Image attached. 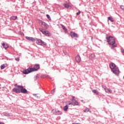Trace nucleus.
I'll use <instances>...</instances> for the list:
<instances>
[{
  "label": "nucleus",
  "instance_id": "dca6fc26",
  "mask_svg": "<svg viewBox=\"0 0 124 124\" xmlns=\"http://www.w3.org/2000/svg\"><path fill=\"white\" fill-rule=\"evenodd\" d=\"M2 46H3V48H4V49L5 50H6L7 49V48H8L9 47V46H8V45L4 44V43H2Z\"/></svg>",
  "mask_w": 124,
  "mask_h": 124
},
{
  "label": "nucleus",
  "instance_id": "9b49d317",
  "mask_svg": "<svg viewBox=\"0 0 124 124\" xmlns=\"http://www.w3.org/2000/svg\"><path fill=\"white\" fill-rule=\"evenodd\" d=\"M26 39L29 40L30 41H32V42H35V39L31 37H26Z\"/></svg>",
  "mask_w": 124,
  "mask_h": 124
},
{
  "label": "nucleus",
  "instance_id": "39448f33",
  "mask_svg": "<svg viewBox=\"0 0 124 124\" xmlns=\"http://www.w3.org/2000/svg\"><path fill=\"white\" fill-rule=\"evenodd\" d=\"M40 69V65L39 64H35L34 65V67L31 68L32 71L34 72V71H37L39 69Z\"/></svg>",
  "mask_w": 124,
  "mask_h": 124
},
{
  "label": "nucleus",
  "instance_id": "9d476101",
  "mask_svg": "<svg viewBox=\"0 0 124 124\" xmlns=\"http://www.w3.org/2000/svg\"><path fill=\"white\" fill-rule=\"evenodd\" d=\"M70 35L71 37H77V38L79 37V35H78L77 33L73 31L70 32Z\"/></svg>",
  "mask_w": 124,
  "mask_h": 124
},
{
  "label": "nucleus",
  "instance_id": "2f4dec72",
  "mask_svg": "<svg viewBox=\"0 0 124 124\" xmlns=\"http://www.w3.org/2000/svg\"><path fill=\"white\" fill-rule=\"evenodd\" d=\"M55 89H53L52 91V93H54V92H55Z\"/></svg>",
  "mask_w": 124,
  "mask_h": 124
},
{
  "label": "nucleus",
  "instance_id": "a878e982",
  "mask_svg": "<svg viewBox=\"0 0 124 124\" xmlns=\"http://www.w3.org/2000/svg\"><path fill=\"white\" fill-rule=\"evenodd\" d=\"M90 111V109H89V108H86L84 110L83 112H84V113H86V112H89Z\"/></svg>",
  "mask_w": 124,
  "mask_h": 124
},
{
  "label": "nucleus",
  "instance_id": "6ab92c4d",
  "mask_svg": "<svg viewBox=\"0 0 124 124\" xmlns=\"http://www.w3.org/2000/svg\"><path fill=\"white\" fill-rule=\"evenodd\" d=\"M63 110L65 111V112H66L68 110V106L66 105L63 107Z\"/></svg>",
  "mask_w": 124,
  "mask_h": 124
},
{
  "label": "nucleus",
  "instance_id": "ddd939ff",
  "mask_svg": "<svg viewBox=\"0 0 124 124\" xmlns=\"http://www.w3.org/2000/svg\"><path fill=\"white\" fill-rule=\"evenodd\" d=\"M72 102H73V105H79V103H78L75 99H72Z\"/></svg>",
  "mask_w": 124,
  "mask_h": 124
},
{
  "label": "nucleus",
  "instance_id": "aec40b11",
  "mask_svg": "<svg viewBox=\"0 0 124 124\" xmlns=\"http://www.w3.org/2000/svg\"><path fill=\"white\" fill-rule=\"evenodd\" d=\"M92 92L95 94H99V92H98V91H97L96 90H93Z\"/></svg>",
  "mask_w": 124,
  "mask_h": 124
},
{
  "label": "nucleus",
  "instance_id": "bb28decb",
  "mask_svg": "<svg viewBox=\"0 0 124 124\" xmlns=\"http://www.w3.org/2000/svg\"><path fill=\"white\" fill-rule=\"evenodd\" d=\"M41 44H43V45H46V44L45 42L42 41V40H41Z\"/></svg>",
  "mask_w": 124,
  "mask_h": 124
},
{
  "label": "nucleus",
  "instance_id": "a211bd4d",
  "mask_svg": "<svg viewBox=\"0 0 124 124\" xmlns=\"http://www.w3.org/2000/svg\"><path fill=\"white\" fill-rule=\"evenodd\" d=\"M7 64H3L0 66V69H4L5 67H7Z\"/></svg>",
  "mask_w": 124,
  "mask_h": 124
},
{
  "label": "nucleus",
  "instance_id": "473e14b6",
  "mask_svg": "<svg viewBox=\"0 0 124 124\" xmlns=\"http://www.w3.org/2000/svg\"><path fill=\"white\" fill-rule=\"evenodd\" d=\"M0 124H4V123L1 122H0Z\"/></svg>",
  "mask_w": 124,
  "mask_h": 124
},
{
  "label": "nucleus",
  "instance_id": "20e7f679",
  "mask_svg": "<svg viewBox=\"0 0 124 124\" xmlns=\"http://www.w3.org/2000/svg\"><path fill=\"white\" fill-rule=\"evenodd\" d=\"M40 31L43 33V34H44L46 35V36H51V33L49 32L48 31H43V30L39 29Z\"/></svg>",
  "mask_w": 124,
  "mask_h": 124
},
{
  "label": "nucleus",
  "instance_id": "c9c22d12",
  "mask_svg": "<svg viewBox=\"0 0 124 124\" xmlns=\"http://www.w3.org/2000/svg\"><path fill=\"white\" fill-rule=\"evenodd\" d=\"M91 39H92V40H93V37H91Z\"/></svg>",
  "mask_w": 124,
  "mask_h": 124
},
{
  "label": "nucleus",
  "instance_id": "4be33fe9",
  "mask_svg": "<svg viewBox=\"0 0 124 124\" xmlns=\"http://www.w3.org/2000/svg\"><path fill=\"white\" fill-rule=\"evenodd\" d=\"M62 29H63V31H67V29H66V28H65V26H64V25H61Z\"/></svg>",
  "mask_w": 124,
  "mask_h": 124
},
{
  "label": "nucleus",
  "instance_id": "2eb2a0df",
  "mask_svg": "<svg viewBox=\"0 0 124 124\" xmlns=\"http://www.w3.org/2000/svg\"><path fill=\"white\" fill-rule=\"evenodd\" d=\"M36 44H37L38 45L42 46V44H41V39H36Z\"/></svg>",
  "mask_w": 124,
  "mask_h": 124
},
{
  "label": "nucleus",
  "instance_id": "c85d7f7f",
  "mask_svg": "<svg viewBox=\"0 0 124 124\" xmlns=\"http://www.w3.org/2000/svg\"><path fill=\"white\" fill-rule=\"evenodd\" d=\"M81 13V12L80 11H78V12L77 13V15H80V14Z\"/></svg>",
  "mask_w": 124,
  "mask_h": 124
},
{
  "label": "nucleus",
  "instance_id": "cd10ccee",
  "mask_svg": "<svg viewBox=\"0 0 124 124\" xmlns=\"http://www.w3.org/2000/svg\"><path fill=\"white\" fill-rule=\"evenodd\" d=\"M46 17L48 20H51V17H50V16L49 15H46Z\"/></svg>",
  "mask_w": 124,
  "mask_h": 124
},
{
  "label": "nucleus",
  "instance_id": "7ed1b4c3",
  "mask_svg": "<svg viewBox=\"0 0 124 124\" xmlns=\"http://www.w3.org/2000/svg\"><path fill=\"white\" fill-rule=\"evenodd\" d=\"M15 87H16L17 88H18V89H20V93H28V91L27 90V89L24 88V87H23L22 86L15 84Z\"/></svg>",
  "mask_w": 124,
  "mask_h": 124
},
{
  "label": "nucleus",
  "instance_id": "393cba45",
  "mask_svg": "<svg viewBox=\"0 0 124 124\" xmlns=\"http://www.w3.org/2000/svg\"><path fill=\"white\" fill-rule=\"evenodd\" d=\"M63 5L65 8H69V4L66 3L64 4Z\"/></svg>",
  "mask_w": 124,
  "mask_h": 124
},
{
  "label": "nucleus",
  "instance_id": "c756f323",
  "mask_svg": "<svg viewBox=\"0 0 124 124\" xmlns=\"http://www.w3.org/2000/svg\"><path fill=\"white\" fill-rule=\"evenodd\" d=\"M68 105H73V102H72L71 103H69L68 104Z\"/></svg>",
  "mask_w": 124,
  "mask_h": 124
},
{
  "label": "nucleus",
  "instance_id": "423d86ee",
  "mask_svg": "<svg viewBox=\"0 0 124 124\" xmlns=\"http://www.w3.org/2000/svg\"><path fill=\"white\" fill-rule=\"evenodd\" d=\"M31 72H33L32 70H31V67H29L27 69L23 71L22 73L23 74H29V73H31Z\"/></svg>",
  "mask_w": 124,
  "mask_h": 124
},
{
  "label": "nucleus",
  "instance_id": "1a4fd4ad",
  "mask_svg": "<svg viewBox=\"0 0 124 124\" xmlns=\"http://www.w3.org/2000/svg\"><path fill=\"white\" fill-rule=\"evenodd\" d=\"M12 91L14 93H21L20 88L18 87L13 88Z\"/></svg>",
  "mask_w": 124,
  "mask_h": 124
},
{
  "label": "nucleus",
  "instance_id": "72a5a7b5",
  "mask_svg": "<svg viewBox=\"0 0 124 124\" xmlns=\"http://www.w3.org/2000/svg\"><path fill=\"white\" fill-rule=\"evenodd\" d=\"M75 97L73 96V97H72V99H74Z\"/></svg>",
  "mask_w": 124,
  "mask_h": 124
},
{
  "label": "nucleus",
  "instance_id": "7c9ffc66",
  "mask_svg": "<svg viewBox=\"0 0 124 124\" xmlns=\"http://www.w3.org/2000/svg\"><path fill=\"white\" fill-rule=\"evenodd\" d=\"M16 61H17V62H19V58H16L15 59Z\"/></svg>",
  "mask_w": 124,
  "mask_h": 124
},
{
  "label": "nucleus",
  "instance_id": "0eeeda50",
  "mask_svg": "<svg viewBox=\"0 0 124 124\" xmlns=\"http://www.w3.org/2000/svg\"><path fill=\"white\" fill-rule=\"evenodd\" d=\"M52 113L55 114V115H62V112L61 111L57 110L56 109H54L52 110Z\"/></svg>",
  "mask_w": 124,
  "mask_h": 124
},
{
  "label": "nucleus",
  "instance_id": "412c9836",
  "mask_svg": "<svg viewBox=\"0 0 124 124\" xmlns=\"http://www.w3.org/2000/svg\"><path fill=\"white\" fill-rule=\"evenodd\" d=\"M108 21H110V22L112 23L114 22V20L113 19V17H112V16L108 17Z\"/></svg>",
  "mask_w": 124,
  "mask_h": 124
},
{
  "label": "nucleus",
  "instance_id": "f8f14e48",
  "mask_svg": "<svg viewBox=\"0 0 124 124\" xmlns=\"http://www.w3.org/2000/svg\"><path fill=\"white\" fill-rule=\"evenodd\" d=\"M76 62H78V63L81 62V57H80V56L77 55L76 57Z\"/></svg>",
  "mask_w": 124,
  "mask_h": 124
},
{
  "label": "nucleus",
  "instance_id": "4468645a",
  "mask_svg": "<svg viewBox=\"0 0 124 124\" xmlns=\"http://www.w3.org/2000/svg\"><path fill=\"white\" fill-rule=\"evenodd\" d=\"M104 90L106 92V93H112V91L110 89H108V88H105Z\"/></svg>",
  "mask_w": 124,
  "mask_h": 124
},
{
  "label": "nucleus",
  "instance_id": "6e6552de",
  "mask_svg": "<svg viewBox=\"0 0 124 124\" xmlns=\"http://www.w3.org/2000/svg\"><path fill=\"white\" fill-rule=\"evenodd\" d=\"M40 23L41 24L42 26H43L45 29H48L49 25L44 21H40Z\"/></svg>",
  "mask_w": 124,
  "mask_h": 124
},
{
  "label": "nucleus",
  "instance_id": "5701e85b",
  "mask_svg": "<svg viewBox=\"0 0 124 124\" xmlns=\"http://www.w3.org/2000/svg\"><path fill=\"white\" fill-rule=\"evenodd\" d=\"M62 29H63V31H67V29H66V28H65V26H64V25H61Z\"/></svg>",
  "mask_w": 124,
  "mask_h": 124
},
{
  "label": "nucleus",
  "instance_id": "f03ea898",
  "mask_svg": "<svg viewBox=\"0 0 124 124\" xmlns=\"http://www.w3.org/2000/svg\"><path fill=\"white\" fill-rule=\"evenodd\" d=\"M109 67L111 69L112 72L116 76H119L120 75V70L119 68L116 66V64L113 62H111L109 64Z\"/></svg>",
  "mask_w": 124,
  "mask_h": 124
},
{
  "label": "nucleus",
  "instance_id": "f3484780",
  "mask_svg": "<svg viewBox=\"0 0 124 124\" xmlns=\"http://www.w3.org/2000/svg\"><path fill=\"white\" fill-rule=\"evenodd\" d=\"M89 58L91 60H94V58H95V55L94 54H91L90 55Z\"/></svg>",
  "mask_w": 124,
  "mask_h": 124
},
{
  "label": "nucleus",
  "instance_id": "f257e3e1",
  "mask_svg": "<svg viewBox=\"0 0 124 124\" xmlns=\"http://www.w3.org/2000/svg\"><path fill=\"white\" fill-rule=\"evenodd\" d=\"M107 42L109 45H111V49H114L117 47V44H116V39L112 36H108L106 37Z\"/></svg>",
  "mask_w": 124,
  "mask_h": 124
},
{
  "label": "nucleus",
  "instance_id": "f704fd0d",
  "mask_svg": "<svg viewBox=\"0 0 124 124\" xmlns=\"http://www.w3.org/2000/svg\"><path fill=\"white\" fill-rule=\"evenodd\" d=\"M123 53H124V49L122 51Z\"/></svg>",
  "mask_w": 124,
  "mask_h": 124
},
{
  "label": "nucleus",
  "instance_id": "b1692460",
  "mask_svg": "<svg viewBox=\"0 0 124 124\" xmlns=\"http://www.w3.org/2000/svg\"><path fill=\"white\" fill-rule=\"evenodd\" d=\"M11 20H16L17 16H12L10 17Z\"/></svg>",
  "mask_w": 124,
  "mask_h": 124
}]
</instances>
